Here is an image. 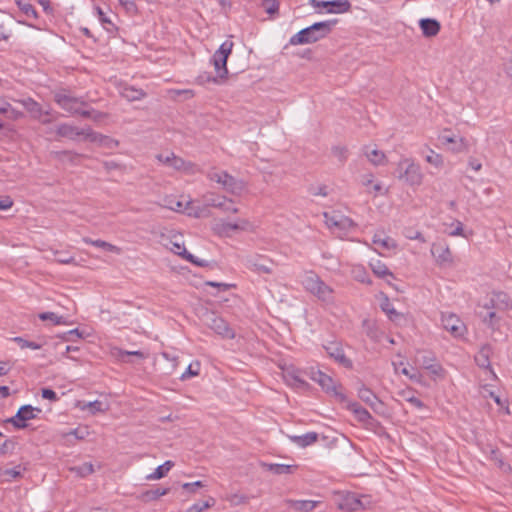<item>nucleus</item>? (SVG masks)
Wrapping results in <instances>:
<instances>
[{
	"instance_id": "nucleus-31",
	"label": "nucleus",
	"mask_w": 512,
	"mask_h": 512,
	"mask_svg": "<svg viewBox=\"0 0 512 512\" xmlns=\"http://www.w3.org/2000/svg\"><path fill=\"white\" fill-rule=\"evenodd\" d=\"M174 462L171 460L165 461L162 465H159L154 472L148 474L145 478L148 481H154L164 478L169 471L173 468Z\"/></svg>"
},
{
	"instance_id": "nucleus-45",
	"label": "nucleus",
	"mask_w": 512,
	"mask_h": 512,
	"mask_svg": "<svg viewBox=\"0 0 512 512\" xmlns=\"http://www.w3.org/2000/svg\"><path fill=\"white\" fill-rule=\"evenodd\" d=\"M380 307L382 311L385 312L389 319L391 320H395L399 316V313L395 310V308L393 307L389 298L386 295H382Z\"/></svg>"
},
{
	"instance_id": "nucleus-5",
	"label": "nucleus",
	"mask_w": 512,
	"mask_h": 512,
	"mask_svg": "<svg viewBox=\"0 0 512 512\" xmlns=\"http://www.w3.org/2000/svg\"><path fill=\"white\" fill-rule=\"evenodd\" d=\"M397 178L405 184L418 187L423 183L424 174L419 164L412 158H402L397 163Z\"/></svg>"
},
{
	"instance_id": "nucleus-64",
	"label": "nucleus",
	"mask_w": 512,
	"mask_h": 512,
	"mask_svg": "<svg viewBox=\"0 0 512 512\" xmlns=\"http://www.w3.org/2000/svg\"><path fill=\"white\" fill-rule=\"evenodd\" d=\"M169 492L168 488L156 489L154 491L146 492L145 495L148 496L151 500H156Z\"/></svg>"
},
{
	"instance_id": "nucleus-41",
	"label": "nucleus",
	"mask_w": 512,
	"mask_h": 512,
	"mask_svg": "<svg viewBox=\"0 0 512 512\" xmlns=\"http://www.w3.org/2000/svg\"><path fill=\"white\" fill-rule=\"evenodd\" d=\"M83 242H85L86 244H90L95 247L104 249L106 251L112 252V253H116V254L121 253V249L119 247H117L111 243H108L106 241H103V240H92L90 238H83Z\"/></svg>"
},
{
	"instance_id": "nucleus-32",
	"label": "nucleus",
	"mask_w": 512,
	"mask_h": 512,
	"mask_svg": "<svg viewBox=\"0 0 512 512\" xmlns=\"http://www.w3.org/2000/svg\"><path fill=\"white\" fill-rule=\"evenodd\" d=\"M86 139H89L92 142H97L101 146L107 147V148H110V149L116 147L117 144H118L115 140H113V139H111V138H109L107 136L94 133L90 129H87Z\"/></svg>"
},
{
	"instance_id": "nucleus-57",
	"label": "nucleus",
	"mask_w": 512,
	"mask_h": 512,
	"mask_svg": "<svg viewBox=\"0 0 512 512\" xmlns=\"http://www.w3.org/2000/svg\"><path fill=\"white\" fill-rule=\"evenodd\" d=\"M227 501L232 506H238V505H242V504L248 503L249 502V497L244 495V494L233 493V494H231V495H229L227 497Z\"/></svg>"
},
{
	"instance_id": "nucleus-3",
	"label": "nucleus",
	"mask_w": 512,
	"mask_h": 512,
	"mask_svg": "<svg viewBox=\"0 0 512 512\" xmlns=\"http://www.w3.org/2000/svg\"><path fill=\"white\" fill-rule=\"evenodd\" d=\"M483 308L487 310V313L482 315L483 322L490 328L495 329L499 321L496 310L512 309V301L506 293L497 292L491 295L489 300L483 305Z\"/></svg>"
},
{
	"instance_id": "nucleus-58",
	"label": "nucleus",
	"mask_w": 512,
	"mask_h": 512,
	"mask_svg": "<svg viewBox=\"0 0 512 512\" xmlns=\"http://www.w3.org/2000/svg\"><path fill=\"white\" fill-rule=\"evenodd\" d=\"M12 340L16 342L22 349L29 348L32 350H39L41 348L40 344L25 340L22 337H14Z\"/></svg>"
},
{
	"instance_id": "nucleus-61",
	"label": "nucleus",
	"mask_w": 512,
	"mask_h": 512,
	"mask_svg": "<svg viewBox=\"0 0 512 512\" xmlns=\"http://www.w3.org/2000/svg\"><path fill=\"white\" fill-rule=\"evenodd\" d=\"M491 459L495 461V463L498 465L500 469H502L504 472H508L511 470L510 465L506 464L499 455V452L497 450H491Z\"/></svg>"
},
{
	"instance_id": "nucleus-8",
	"label": "nucleus",
	"mask_w": 512,
	"mask_h": 512,
	"mask_svg": "<svg viewBox=\"0 0 512 512\" xmlns=\"http://www.w3.org/2000/svg\"><path fill=\"white\" fill-rule=\"evenodd\" d=\"M310 378L317 382L327 394L335 397L339 402L346 401V395L341 384L334 380L331 376L323 373L320 370H317L311 372Z\"/></svg>"
},
{
	"instance_id": "nucleus-40",
	"label": "nucleus",
	"mask_w": 512,
	"mask_h": 512,
	"mask_svg": "<svg viewBox=\"0 0 512 512\" xmlns=\"http://www.w3.org/2000/svg\"><path fill=\"white\" fill-rule=\"evenodd\" d=\"M489 352L490 349L488 347H483L475 356V361L479 367L488 369L489 372L495 377V373L490 369Z\"/></svg>"
},
{
	"instance_id": "nucleus-2",
	"label": "nucleus",
	"mask_w": 512,
	"mask_h": 512,
	"mask_svg": "<svg viewBox=\"0 0 512 512\" xmlns=\"http://www.w3.org/2000/svg\"><path fill=\"white\" fill-rule=\"evenodd\" d=\"M335 23L336 21L333 20L316 22L294 34L290 38L289 44L292 46H297L315 43L325 38L332 31Z\"/></svg>"
},
{
	"instance_id": "nucleus-38",
	"label": "nucleus",
	"mask_w": 512,
	"mask_h": 512,
	"mask_svg": "<svg viewBox=\"0 0 512 512\" xmlns=\"http://www.w3.org/2000/svg\"><path fill=\"white\" fill-rule=\"evenodd\" d=\"M362 184L368 189L369 193H373L375 196L383 194V187L380 182H374L373 175H365L362 179Z\"/></svg>"
},
{
	"instance_id": "nucleus-1",
	"label": "nucleus",
	"mask_w": 512,
	"mask_h": 512,
	"mask_svg": "<svg viewBox=\"0 0 512 512\" xmlns=\"http://www.w3.org/2000/svg\"><path fill=\"white\" fill-rule=\"evenodd\" d=\"M304 289L326 305L335 303L334 289L324 282L316 273L307 271L301 276Z\"/></svg>"
},
{
	"instance_id": "nucleus-15",
	"label": "nucleus",
	"mask_w": 512,
	"mask_h": 512,
	"mask_svg": "<svg viewBox=\"0 0 512 512\" xmlns=\"http://www.w3.org/2000/svg\"><path fill=\"white\" fill-rule=\"evenodd\" d=\"M431 254L440 267H449L454 263L452 252L445 242L433 243L431 246Z\"/></svg>"
},
{
	"instance_id": "nucleus-11",
	"label": "nucleus",
	"mask_w": 512,
	"mask_h": 512,
	"mask_svg": "<svg viewBox=\"0 0 512 512\" xmlns=\"http://www.w3.org/2000/svg\"><path fill=\"white\" fill-rule=\"evenodd\" d=\"M438 141L443 148L455 154L467 152L470 148L469 141L466 138L449 130L441 132Z\"/></svg>"
},
{
	"instance_id": "nucleus-62",
	"label": "nucleus",
	"mask_w": 512,
	"mask_h": 512,
	"mask_svg": "<svg viewBox=\"0 0 512 512\" xmlns=\"http://www.w3.org/2000/svg\"><path fill=\"white\" fill-rule=\"evenodd\" d=\"M363 327L366 329V334L374 340H377L378 335L376 331V324L370 320L363 321Z\"/></svg>"
},
{
	"instance_id": "nucleus-51",
	"label": "nucleus",
	"mask_w": 512,
	"mask_h": 512,
	"mask_svg": "<svg viewBox=\"0 0 512 512\" xmlns=\"http://www.w3.org/2000/svg\"><path fill=\"white\" fill-rule=\"evenodd\" d=\"M200 362L199 361H194L192 362L186 369V371L181 375L180 379L181 380H187L189 378H192V377H196L199 375L200 373Z\"/></svg>"
},
{
	"instance_id": "nucleus-20",
	"label": "nucleus",
	"mask_w": 512,
	"mask_h": 512,
	"mask_svg": "<svg viewBox=\"0 0 512 512\" xmlns=\"http://www.w3.org/2000/svg\"><path fill=\"white\" fill-rule=\"evenodd\" d=\"M282 376L287 385L293 388H305L307 382L302 379V372L293 365L282 368Z\"/></svg>"
},
{
	"instance_id": "nucleus-60",
	"label": "nucleus",
	"mask_w": 512,
	"mask_h": 512,
	"mask_svg": "<svg viewBox=\"0 0 512 512\" xmlns=\"http://www.w3.org/2000/svg\"><path fill=\"white\" fill-rule=\"evenodd\" d=\"M39 318L43 321L50 320L54 324H65V322L63 321V317L58 316L57 314H55L53 312L41 313V314H39Z\"/></svg>"
},
{
	"instance_id": "nucleus-33",
	"label": "nucleus",
	"mask_w": 512,
	"mask_h": 512,
	"mask_svg": "<svg viewBox=\"0 0 512 512\" xmlns=\"http://www.w3.org/2000/svg\"><path fill=\"white\" fill-rule=\"evenodd\" d=\"M20 103L25 107V109L32 115V117L42 120L45 122L46 120L42 119L43 110L41 106L31 98L20 100Z\"/></svg>"
},
{
	"instance_id": "nucleus-17",
	"label": "nucleus",
	"mask_w": 512,
	"mask_h": 512,
	"mask_svg": "<svg viewBox=\"0 0 512 512\" xmlns=\"http://www.w3.org/2000/svg\"><path fill=\"white\" fill-rule=\"evenodd\" d=\"M324 349L326 350L327 354L341 366L348 369H351L353 367L352 361L345 355L343 346L340 342H328L324 346Z\"/></svg>"
},
{
	"instance_id": "nucleus-28",
	"label": "nucleus",
	"mask_w": 512,
	"mask_h": 512,
	"mask_svg": "<svg viewBox=\"0 0 512 512\" xmlns=\"http://www.w3.org/2000/svg\"><path fill=\"white\" fill-rule=\"evenodd\" d=\"M289 439L297 446L304 448L314 444L318 439V434L316 432H308L303 435L289 436Z\"/></svg>"
},
{
	"instance_id": "nucleus-26",
	"label": "nucleus",
	"mask_w": 512,
	"mask_h": 512,
	"mask_svg": "<svg viewBox=\"0 0 512 512\" xmlns=\"http://www.w3.org/2000/svg\"><path fill=\"white\" fill-rule=\"evenodd\" d=\"M210 327L217 334H219L220 336H222L224 338H229L230 339V338L234 337V333H233L232 329L229 327L227 322L224 319L220 318V317H214L211 320Z\"/></svg>"
},
{
	"instance_id": "nucleus-46",
	"label": "nucleus",
	"mask_w": 512,
	"mask_h": 512,
	"mask_svg": "<svg viewBox=\"0 0 512 512\" xmlns=\"http://www.w3.org/2000/svg\"><path fill=\"white\" fill-rule=\"evenodd\" d=\"M121 95L129 101H136L144 96V92L134 87L125 86L121 90Z\"/></svg>"
},
{
	"instance_id": "nucleus-23",
	"label": "nucleus",
	"mask_w": 512,
	"mask_h": 512,
	"mask_svg": "<svg viewBox=\"0 0 512 512\" xmlns=\"http://www.w3.org/2000/svg\"><path fill=\"white\" fill-rule=\"evenodd\" d=\"M364 154L368 161L375 166L384 165L387 162L385 153L374 146H366L364 148Z\"/></svg>"
},
{
	"instance_id": "nucleus-39",
	"label": "nucleus",
	"mask_w": 512,
	"mask_h": 512,
	"mask_svg": "<svg viewBox=\"0 0 512 512\" xmlns=\"http://www.w3.org/2000/svg\"><path fill=\"white\" fill-rule=\"evenodd\" d=\"M351 274H352L353 278L358 282H361V283H364L367 285L372 284V281L370 279V276H369L367 270L362 265L353 266V268L351 270Z\"/></svg>"
},
{
	"instance_id": "nucleus-50",
	"label": "nucleus",
	"mask_w": 512,
	"mask_h": 512,
	"mask_svg": "<svg viewBox=\"0 0 512 512\" xmlns=\"http://www.w3.org/2000/svg\"><path fill=\"white\" fill-rule=\"evenodd\" d=\"M259 259H260L259 257H251V258L247 259V267L254 271H257L259 273L270 274L271 268H269L266 265L258 263Z\"/></svg>"
},
{
	"instance_id": "nucleus-27",
	"label": "nucleus",
	"mask_w": 512,
	"mask_h": 512,
	"mask_svg": "<svg viewBox=\"0 0 512 512\" xmlns=\"http://www.w3.org/2000/svg\"><path fill=\"white\" fill-rule=\"evenodd\" d=\"M57 134L62 137H67L70 139H76L80 136L86 138L87 129L79 130L78 128L73 127L71 125L61 124L57 128Z\"/></svg>"
},
{
	"instance_id": "nucleus-25",
	"label": "nucleus",
	"mask_w": 512,
	"mask_h": 512,
	"mask_svg": "<svg viewBox=\"0 0 512 512\" xmlns=\"http://www.w3.org/2000/svg\"><path fill=\"white\" fill-rule=\"evenodd\" d=\"M369 267L373 274L381 279H394L393 273L388 269L387 265L379 259H372L369 261Z\"/></svg>"
},
{
	"instance_id": "nucleus-36",
	"label": "nucleus",
	"mask_w": 512,
	"mask_h": 512,
	"mask_svg": "<svg viewBox=\"0 0 512 512\" xmlns=\"http://www.w3.org/2000/svg\"><path fill=\"white\" fill-rule=\"evenodd\" d=\"M212 207L219 208L225 213L236 214L239 212V208L235 205L234 201L227 197H218L217 203H212Z\"/></svg>"
},
{
	"instance_id": "nucleus-21",
	"label": "nucleus",
	"mask_w": 512,
	"mask_h": 512,
	"mask_svg": "<svg viewBox=\"0 0 512 512\" xmlns=\"http://www.w3.org/2000/svg\"><path fill=\"white\" fill-rule=\"evenodd\" d=\"M444 233L451 237H463L465 239L470 238L473 235L472 230H467L459 220H453L450 223H444Z\"/></svg>"
},
{
	"instance_id": "nucleus-7",
	"label": "nucleus",
	"mask_w": 512,
	"mask_h": 512,
	"mask_svg": "<svg viewBox=\"0 0 512 512\" xmlns=\"http://www.w3.org/2000/svg\"><path fill=\"white\" fill-rule=\"evenodd\" d=\"M334 501L337 507L344 512H356L370 506V499L367 496H357L351 492L334 493Z\"/></svg>"
},
{
	"instance_id": "nucleus-59",
	"label": "nucleus",
	"mask_w": 512,
	"mask_h": 512,
	"mask_svg": "<svg viewBox=\"0 0 512 512\" xmlns=\"http://www.w3.org/2000/svg\"><path fill=\"white\" fill-rule=\"evenodd\" d=\"M263 9L270 15H274L278 12L279 2L278 0H262Z\"/></svg>"
},
{
	"instance_id": "nucleus-29",
	"label": "nucleus",
	"mask_w": 512,
	"mask_h": 512,
	"mask_svg": "<svg viewBox=\"0 0 512 512\" xmlns=\"http://www.w3.org/2000/svg\"><path fill=\"white\" fill-rule=\"evenodd\" d=\"M171 166L175 170L183 171L186 174H195L198 172V168L191 162H186L182 158H179L177 156H173L171 158Z\"/></svg>"
},
{
	"instance_id": "nucleus-19",
	"label": "nucleus",
	"mask_w": 512,
	"mask_h": 512,
	"mask_svg": "<svg viewBox=\"0 0 512 512\" xmlns=\"http://www.w3.org/2000/svg\"><path fill=\"white\" fill-rule=\"evenodd\" d=\"M310 3L314 8H325L327 13L332 14L348 12L351 7L350 2L348 0H311Z\"/></svg>"
},
{
	"instance_id": "nucleus-9",
	"label": "nucleus",
	"mask_w": 512,
	"mask_h": 512,
	"mask_svg": "<svg viewBox=\"0 0 512 512\" xmlns=\"http://www.w3.org/2000/svg\"><path fill=\"white\" fill-rule=\"evenodd\" d=\"M323 216L327 227L339 237L346 235L356 225L351 218L336 211L325 212Z\"/></svg>"
},
{
	"instance_id": "nucleus-43",
	"label": "nucleus",
	"mask_w": 512,
	"mask_h": 512,
	"mask_svg": "<svg viewBox=\"0 0 512 512\" xmlns=\"http://www.w3.org/2000/svg\"><path fill=\"white\" fill-rule=\"evenodd\" d=\"M22 476V469L20 466L14 468L0 469V479L3 482H11L14 479Z\"/></svg>"
},
{
	"instance_id": "nucleus-10",
	"label": "nucleus",
	"mask_w": 512,
	"mask_h": 512,
	"mask_svg": "<svg viewBox=\"0 0 512 512\" xmlns=\"http://www.w3.org/2000/svg\"><path fill=\"white\" fill-rule=\"evenodd\" d=\"M234 43L231 40H225L211 57V63L221 79H226L228 75L227 60L232 52Z\"/></svg>"
},
{
	"instance_id": "nucleus-22",
	"label": "nucleus",
	"mask_w": 512,
	"mask_h": 512,
	"mask_svg": "<svg viewBox=\"0 0 512 512\" xmlns=\"http://www.w3.org/2000/svg\"><path fill=\"white\" fill-rule=\"evenodd\" d=\"M342 403L345 404L346 409L349 410L359 422L367 424L372 420L371 414L359 403L349 401L347 398L346 401Z\"/></svg>"
},
{
	"instance_id": "nucleus-44",
	"label": "nucleus",
	"mask_w": 512,
	"mask_h": 512,
	"mask_svg": "<svg viewBox=\"0 0 512 512\" xmlns=\"http://www.w3.org/2000/svg\"><path fill=\"white\" fill-rule=\"evenodd\" d=\"M358 396L371 407H374L379 402L377 396L369 388L364 386L358 390Z\"/></svg>"
},
{
	"instance_id": "nucleus-16",
	"label": "nucleus",
	"mask_w": 512,
	"mask_h": 512,
	"mask_svg": "<svg viewBox=\"0 0 512 512\" xmlns=\"http://www.w3.org/2000/svg\"><path fill=\"white\" fill-rule=\"evenodd\" d=\"M372 244L375 246L373 249L378 254L382 255V251H395L398 244L395 239L390 237L383 229H377L372 237Z\"/></svg>"
},
{
	"instance_id": "nucleus-4",
	"label": "nucleus",
	"mask_w": 512,
	"mask_h": 512,
	"mask_svg": "<svg viewBox=\"0 0 512 512\" xmlns=\"http://www.w3.org/2000/svg\"><path fill=\"white\" fill-rule=\"evenodd\" d=\"M207 178L219 184L226 192L234 196H242L247 192V184L241 179L234 178L226 171L213 168L208 171Z\"/></svg>"
},
{
	"instance_id": "nucleus-35",
	"label": "nucleus",
	"mask_w": 512,
	"mask_h": 512,
	"mask_svg": "<svg viewBox=\"0 0 512 512\" xmlns=\"http://www.w3.org/2000/svg\"><path fill=\"white\" fill-rule=\"evenodd\" d=\"M59 437L65 441L66 443H69V438L73 436L77 440H83L89 435V430L87 427H78L73 430H70L68 432H59Z\"/></svg>"
},
{
	"instance_id": "nucleus-6",
	"label": "nucleus",
	"mask_w": 512,
	"mask_h": 512,
	"mask_svg": "<svg viewBox=\"0 0 512 512\" xmlns=\"http://www.w3.org/2000/svg\"><path fill=\"white\" fill-rule=\"evenodd\" d=\"M214 232L221 237H231L235 233L254 232L256 225L247 218L234 220L219 219L213 226Z\"/></svg>"
},
{
	"instance_id": "nucleus-37",
	"label": "nucleus",
	"mask_w": 512,
	"mask_h": 512,
	"mask_svg": "<svg viewBox=\"0 0 512 512\" xmlns=\"http://www.w3.org/2000/svg\"><path fill=\"white\" fill-rule=\"evenodd\" d=\"M435 362L436 358L431 352L421 351L414 357V363L418 364L424 370L427 369V366H431Z\"/></svg>"
},
{
	"instance_id": "nucleus-63",
	"label": "nucleus",
	"mask_w": 512,
	"mask_h": 512,
	"mask_svg": "<svg viewBox=\"0 0 512 512\" xmlns=\"http://www.w3.org/2000/svg\"><path fill=\"white\" fill-rule=\"evenodd\" d=\"M183 259H185L186 261H188L198 267H206L209 265L208 261H206L204 259H200V258L194 256L193 254H191L190 252H188L187 255Z\"/></svg>"
},
{
	"instance_id": "nucleus-48",
	"label": "nucleus",
	"mask_w": 512,
	"mask_h": 512,
	"mask_svg": "<svg viewBox=\"0 0 512 512\" xmlns=\"http://www.w3.org/2000/svg\"><path fill=\"white\" fill-rule=\"evenodd\" d=\"M400 373L409 378L410 380L422 384L423 376L421 372L416 368H408L407 365L402 367Z\"/></svg>"
},
{
	"instance_id": "nucleus-13",
	"label": "nucleus",
	"mask_w": 512,
	"mask_h": 512,
	"mask_svg": "<svg viewBox=\"0 0 512 512\" xmlns=\"http://www.w3.org/2000/svg\"><path fill=\"white\" fill-rule=\"evenodd\" d=\"M441 325L454 338H462L467 332L464 322L454 313L443 312L441 314Z\"/></svg>"
},
{
	"instance_id": "nucleus-24",
	"label": "nucleus",
	"mask_w": 512,
	"mask_h": 512,
	"mask_svg": "<svg viewBox=\"0 0 512 512\" xmlns=\"http://www.w3.org/2000/svg\"><path fill=\"white\" fill-rule=\"evenodd\" d=\"M285 504L296 511L310 512L320 504V501L288 499Z\"/></svg>"
},
{
	"instance_id": "nucleus-18",
	"label": "nucleus",
	"mask_w": 512,
	"mask_h": 512,
	"mask_svg": "<svg viewBox=\"0 0 512 512\" xmlns=\"http://www.w3.org/2000/svg\"><path fill=\"white\" fill-rule=\"evenodd\" d=\"M41 409L35 408L31 405H24L19 408L18 412L14 417L10 419V422L19 429H23L27 426V421L36 418L37 413H40Z\"/></svg>"
},
{
	"instance_id": "nucleus-12",
	"label": "nucleus",
	"mask_w": 512,
	"mask_h": 512,
	"mask_svg": "<svg viewBox=\"0 0 512 512\" xmlns=\"http://www.w3.org/2000/svg\"><path fill=\"white\" fill-rule=\"evenodd\" d=\"M163 206L174 212L186 213L189 216L200 217L202 209L195 207L192 200L178 199L174 196H166L163 199Z\"/></svg>"
},
{
	"instance_id": "nucleus-49",
	"label": "nucleus",
	"mask_w": 512,
	"mask_h": 512,
	"mask_svg": "<svg viewBox=\"0 0 512 512\" xmlns=\"http://www.w3.org/2000/svg\"><path fill=\"white\" fill-rule=\"evenodd\" d=\"M266 468L274 474H289L293 471L294 466L286 464L271 463L267 464Z\"/></svg>"
},
{
	"instance_id": "nucleus-53",
	"label": "nucleus",
	"mask_w": 512,
	"mask_h": 512,
	"mask_svg": "<svg viewBox=\"0 0 512 512\" xmlns=\"http://www.w3.org/2000/svg\"><path fill=\"white\" fill-rule=\"evenodd\" d=\"M19 9L29 17L36 18L37 12L35 8L26 0H15Z\"/></svg>"
},
{
	"instance_id": "nucleus-56",
	"label": "nucleus",
	"mask_w": 512,
	"mask_h": 512,
	"mask_svg": "<svg viewBox=\"0 0 512 512\" xmlns=\"http://www.w3.org/2000/svg\"><path fill=\"white\" fill-rule=\"evenodd\" d=\"M425 160L436 168H441L443 166L442 155L436 153L434 150L429 151V154L425 157Z\"/></svg>"
},
{
	"instance_id": "nucleus-42",
	"label": "nucleus",
	"mask_w": 512,
	"mask_h": 512,
	"mask_svg": "<svg viewBox=\"0 0 512 512\" xmlns=\"http://www.w3.org/2000/svg\"><path fill=\"white\" fill-rule=\"evenodd\" d=\"M170 250L182 258L187 255L188 251L185 248L184 240L181 235H174L173 240H171Z\"/></svg>"
},
{
	"instance_id": "nucleus-54",
	"label": "nucleus",
	"mask_w": 512,
	"mask_h": 512,
	"mask_svg": "<svg viewBox=\"0 0 512 512\" xmlns=\"http://www.w3.org/2000/svg\"><path fill=\"white\" fill-rule=\"evenodd\" d=\"M80 408L81 410H89L92 414L104 412L107 409L104 407V404L98 400L84 403Z\"/></svg>"
},
{
	"instance_id": "nucleus-52",
	"label": "nucleus",
	"mask_w": 512,
	"mask_h": 512,
	"mask_svg": "<svg viewBox=\"0 0 512 512\" xmlns=\"http://www.w3.org/2000/svg\"><path fill=\"white\" fill-rule=\"evenodd\" d=\"M94 12L95 15L98 17V20L101 22V24L106 30L110 31L111 28L114 27L111 19L105 14V12L99 6H96L94 8Z\"/></svg>"
},
{
	"instance_id": "nucleus-30",
	"label": "nucleus",
	"mask_w": 512,
	"mask_h": 512,
	"mask_svg": "<svg viewBox=\"0 0 512 512\" xmlns=\"http://www.w3.org/2000/svg\"><path fill=\"white\" fill-rule=\"evenodd\" d=\"M0 113L7 116L10 120H18L24 116V114L16 110L11 104L3 97L0 96Z\"/></svg>"
},
{
	"instance_id": "nucleus-14",
	"label": "nucleus",
	"mask_w": 512,
	"mask_h": 512,
	"mask_svg": "<svg viewBox=\"0 0 512 512\" xmlns=\"http://www.w3.org/2000/svg\"><path fill=\"white\" fill-rule=\"evenodd\" d=\"M55 100L61 108L71 114H81L84 116L88 115L87 110H85L83 106V102L77 98H74L66 93H57L55 95Z\"/></svg>"
},
{
	"instance_id": "nucleus-47",
	"label": "nucleus",
	"mask_w": 512,
	"mask_h": 512,
	"mask_svg": "<svg viewBox=\"0 0 512 512\" xmlns=\"http://www.w3.org/2000/svg\"><path fill=\"white\" fill-rule=\"evenodd\" d=\"M426 371L434 381L442 380L445 378L444 368L436 361L431 366H427Z\"/></svg>"
},
{
	"instance_id": "nucleus-34",
	"label": "nucleus",
	"mask_w": 512,
	"mask_h": 512,
	"mask_svg": "<svg viewBox=\"0 0 512 512\" xmlns=\"http://www.w3.org/2000/svg\"><path fill=\"white\" fill-rule=\"evenodd\" d=\"M420 28L425 36L432 37L438 34L440 24L434 19H422L420 20Z\"/></svg>"
},
{
	"instance_id": "nucleus-55",
	"label": "nucleus",
	"mask_w": 512,
	"mask_h": 512,
	"mask_svg": "<svg viewBox=\"0 0 512 512\" xmlns=\"http://www.w3.org/2000/svg\"><path fill=\"white\" fill-rule=\"evenodd\" d=\"M71 471L79 475L80 477H85L94 472L93 464L90 462L83 463L80 466L71 468Z\"/></svg>"
}]
</instances>
